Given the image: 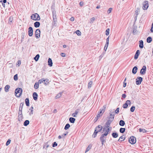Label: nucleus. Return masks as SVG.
<instances>
[{
  "label": "nucleus",
  "instance_id": "1",
  "mask_svg": "<svg viewBox=\"0 0 153 153\" xmlns=\"http://www.w3.org/2000/svg\"><path fill=\"white\" fill-rule=\"evenodd\" d=\"M22 90L21 88H17L15 90V94L17 97H20L22 94Z\"/></svg>",
  "mask_w": 153,
  "mask_h": 153
},
{
  "label": "nucleus",
  "instance_id": "2",
  "mask_svg": "<svg viewBox=\"0 0 153 153\" xmlns=\"http://www.w3.org/2000/svg\"><path fill=\"white\" fill-rule=\"evenodd\" d=\"M31 18L34 20H39L40 18L39 16L37 13H35L32 14L31 16Z\"/></svg>",
  "mask_w": 153,
  "mask_h": 153
},
{
  "label": "nucleus",
  "instance_id": "3",
  "mask_svg": "<svg viewBox=\"0 0 153 153\" xmlns=\"http://www.w3.org/2000/svg\"><path fill=\"white\" fill-rule=\"evenodd\" d=\"M38 81L39 83L40 84L43 83L45 85H48L49 83L48 79H45L44 78H42L39 80Z\"/></svg>",
  "mask_w": 153,
  "mask_h": 153
},
{
  "label": "nucleus",
  "instance_id": "4",
  "mask_svg": "<svg viewBox=\"0 0 153 153\" xmlns=\"http://www.w3.org/2000/svg\"><path fill=\"white\" fill-rule=\"evenodd\" d=\"M143 10H146L149 6L148 1H145L143 2Z\"/></svg>",
  "mask_w": 153,
  "mask_h": 153
},
{
  "label": "nucleus",
  "instance_id": "5",
  "mask_svg": "<svg viewBox=\"0 0 153 153\" xmlns=\"http://www.w3.org/2000/svg\"><path fill=\"white\" fill-rule=\"evenodd\" d=\"M129 142L132 144H135L136 142V139L135 137L134 136L131 137L128 140Z\"/></svg>",
  "mask_w": 153,
  "mask_h": 153
},
{
  "label": "nucleus",
  "instance_id": "6",
  "mask_svg": "<svg viewBox=\"0 0 153 153\" xmlns=\"http://www.w3.org/2000/svg\"><path fill=\"white\" fill-rule=\"evenodd\" d=\"M113 113L114 111H110V116L108 118V120H110L112 121L114 120V114H113Z\"/></svg>",
  "mask_w": 153,
  "mask_h": 153
},
{
  "label": "nucleus",
  "instance_id": "7",
  "mask_svg": "<svg viewBox=\"0 0 153 153\" xmlns=\"http://www.w3.org/2000/svg\"><path fill=\"white\" fill-rule=\"evenodd\" d=\"M136 83L137 85H139L141 83L143 80V78L140 77H138L136 79Z\"/></svg>",
  "mask_w": 153,
  "mask_h": 153
},
{
  "label": "nucleus",
  "instance_id": "8",
  "mask_svg": "<svg viewBox=\"0 0 153 153\" xmlns=\"http://www.w3.org/2000/svg\"><path fill=\"white\" fill-rule=\"evenodd\" d=\"M102 129V126L101 125H99L97 126L95 128V132L97 133L100 131Z\"/></svg>",
  "mask_w": 153,
  "mask_h": 153
},
{
  "label": "nucleus",
  "instance_id": "9",
  "mask_svg": "<svg viewBox=\"0 0 153 153\" xmlns=\"http://www.w3.org/2000/svg\"><path fill=\"white\" fill-rule=\"evenodd\" d=\"M146 67L145 66H143L142 69L140 70V73L141 74H144L146 72Z\"/></svg>",
  "mask_w": 153,
  "mask_h": 153
},
{
  "label": "nucleus",
  "instance_id": "10",
  "mask_svg": "<svg viewBox=\"0 0 153 153\" xmlns=\"http://www.w3.org/2000/svg\"><path fill=\"white\" fill-rule=\"evenodd\" d=\"M40 31L39 29H37L35 31V37L37 38H39L40 36Z\"/></svg>",
  "mask_w": 153,
  "mask_h": 153
},
{
  "label": "nucleus",
  "instance_id": "11",
  "mask_svg": "<svg viewBox=\"0 0 153 153\" xmlns=\"http://www.w3.org/2000/svg\"><path fill=\"white\" fill-rule=\"evenodd\" d=\"M113 121L111 120H108L105 123V126L106 128L109 127L110 124Z\"/></svg>",
  "mask_w": 153,
  "mask_h": 153
},
{
  "label": "nucleus",
  "instance_id": "12",
  "mask_svg": "<svg viewBox=\"0 0 153 153\" xmlns=\"http://www.w3.org/2000/svg\"><path fill=\"white\" fill-rule=\"evenodd\" d=\"M140 51L139 50H137V51H136V53L135 54V55L134 56V59H136L138 58V56L140 54Z\"/></svg>",
  "mask_w": 153,
  "mask_h": 153
},
{
  "label": "nucleus",
  "instance_id": "13",
  "mask_svg": "<svg viewBox=\"0 0 153 153\" xmlns=\"http://www.w3.org/2000/svg\"><path fill=\"white\" fill-rule=\"evenodd\" d=\"M80 111L79 109H77L75 111V113H73L72 114V116L73 117H76L77 115Z\"/></svg>",
  "mask_w": 153,
  "mask_h": 153
},
{
  "label": "nucleus",
  "instance_id": "14",
  "mask_svg": "<svg viewBox=\"0 0 153 153\" xmlns=\"http://www.w3.org/2000/svg\"><path fill=\"white\" fill-rule=\"evenodd\" d=\"M137 66H134L132 70V73L134 74H135L137 73Z\"/></svg>",
  "mask_w": 153,
  "mask_h": 153
},
{
  "label": "nucleus",
  "instance_id": "15",
  "mask_svg": "<svg viewBox=\"0 0 153 153\" xmlns=\"http://www.w3.org/2000/svg\"><path fill=\"white\" fill-rule=\"evenodd\" d=\"M33 97L34 100H36L37 99L38 97V94L36 92H34L33 94Z\"/></svg>",
  "mask_w": 153,
  "mask_h": 153
},
{
  "label": "nucleus",
  "instance_id": "16",
  "mask_svg": "<svg viewBox=\"0 0 153 153\" xmlns=\"http://www.w3.org/2000/svg\"><path fill=\"white\" fill-rule=\"evenodd\" d=\"M139 47L140 48H142L143 47V40H140L139 41Z\"/></svg>",
  "mask_w": 153,
  "mask_h": 153
},
{
  "label": "nucleus",
  "instance_id": "17",
  "mask_svg": "<svg viewBox=\"0 0 153 153\" xmlns=\"http://www.w3.org/2000/svg\"><path fill=\"white\" fill-rule=\"evenodd\" d=\"M48 65L50 66L51 67L52 66L53 63L51 59L49 58L48 60Z\"/></svg>",
  "mask_w": 153,
  "mask_h": 153
},
{
  "label": "nucleus",
  "instance_id": "18",
  "mask_svg": "<svg viewBox=\"0 0 153 153\" xmlns=\"http://www.w3.org/2000/svg\"><path fill=\"white\" fill-rule=\"evenodd\" d=\"M22 110H21V109H19L18 118L19 119H20L21 118H22Z\"/></svg>",
  "mask_w": 153,
  "mask_h": 153
},
{
  "label": "nucleus",
  "instance_id": "19",
  "mask_svg": "<svg viewBox=\"0 0 153 153\" xmlns=\"http://www.w3.org/2000/svg\"><path fill=\"white\" fill-rule=\"evenodd\" d=\"M40 25V23L39 22H36L34 23V26L36 27H39Z\"/></svg>",
  "mask_w": 153,
  "mask_h": 153
},
{
  "label": "nucleus",
  "instance_id": "20",
  "mask_svg": "<svg viewBox=\"0 0 153 153\" xmlns=\"http://www.w3.org/2000/svg\"><path fill=\"white\" fill-rule=\"evenodd\" d=\"M10 87L9 85H7L5 86L4 88L5 91L6 92H8L9 91V89L10 88Z\"/></svg>",
  "mask_w": 153,
  "mask_h": 153
},
{
  "label": "nucleus",
  "instance_id": "21",
  "mask_svg": "<svg viewBox=\"0 0 153 153\" xmlns=\"http://www.w3.org/2000/svg\"><path fill=\"white\" fill-rule=\"evenodd\" d=\"M53 20H57L56 14L55 11H53Z\"/></svg>",
  "mask_w": 153,
  "mask_h": 153
},
{
  "label": "nucleus",
  "instance_id": "22",
  "mask_svg": "<svg viewBox=\"0 0 153 153\" xmlns=\"http://www.w3.org/2000/svg\"><path fill=\"white\" fill-rule=\"evenodd\" d=\"M39 81L38 82H35L34 85V88L36 89H37L39 88Z\"/></svg>",
  "mask_w": 153,
  "mask_h": 153
},
{
  "label": "nucleus",
  "instance_id": "23",
  "mask_svg": "<svg viewBox=\"0 0 153 153\" xmlns=\"http://www.w3.org/2000/svg\"><path fill=\"white\" fill-rule=\"evenodd\" d=\"M103 131H105V132L107 133L108 134L109 133H110V130L109 127L108 128H103Z\"/></svg>",
  "mask_w": 153,
  "mask_h": 153
},
{
  "label": "nucleus",
  "instance_id": "24",
  "mask_svg": "<svg viewBox=\"0 0 153 153\" xmlns=\"http://www.w3.org/2000/svg\"><path fill=\"white\" fill-rule=\"evenodd\" d=\"M70 122L71 123H74L75 120V119L73 117H70L69 119Z\"/></svg>",
  "mask_w": 153,
  "mask_h": 153
},
{
  "label": "nucleus",
  "instance_id": "25",
  "mask_svg": "<svg viewBox=\"0 0 153 153\" xmlns=\"http://www.w3.org/2000/svg\"><path fill=\"white\" fill-rule=\"evenodd\" d=\"M126 138L125 137H123V136H122L120 137L119 139L118 140V141L122 142L123 141H124Z\"/></svg>",
  "mask_w": 153,
  "mask_h": 153
},
{
  "label": "nucleus",
  "instance_id": "26",
  "mask_svg": "<svg viewBox=\"0 0 153 153\" xmlns=\"http://www.w3.org/2000/svg\"><path fill=\"white\" fill-rule=\"evenodd\" d=\"M125 124V123L124 121L123 120H120L119 122V125L121 126H123Z\"/></svg>",
  "mask_w": 153,
  "mask_h": 153
},
{
  "label": "nucleus",
  "instance_id": "27",
  "mask_svg": "<svg viewBox=\"0 0 153 153\" xmlns=\"http://www.w3.org/2000/svg\"><path fill=\"white\" fill-rule=\"evenodd\" d=\"M112 135L114 138H117L118 136V134L116 132L113 133L112 134Z\"/></svg>",
  "mask_w": 153,
  "mask_h": 153
},
{
  "label": "nucleus",
  "instance_id": "28",
  "mask_svg": "<svg viewBox=\"0 0 153 153\" xmlns=\"http://www.w3.org/2000/svg\"><path fill=\"white\" fill-rule=\"evenodd\" d=\"M92 146L91 145H88L86 149V150L85 151V153H86V152L88 151L91 148Z\"/></svg>",
  "mask_w": 153,
  "mask_h": 153
},
{
  "label": "nucleus",
  "instance_id": "29",
  "mask_svg": "<svg viewBox=\"0 0 153 153\" xmlns=\"http://www.w3.org/2000/svg\"><path fill=\"white\" fill-rule=\"evenodd\" d=\"M126 130L125 128H121L120 129V133H124Z\"/></svg>",
  "mask_w": 153,
  "mask_h": 153
},
{
  "label": "nucleus",
  "instance_id": "30",
  "mask_svg": "<svg viewBox=\"0 0 153 153\" xmlns=\"http://www.w3.org/2000/svg\"><path fill=\"white\" fill-rule=\"evenodd\" d=\"M39 57V55L38 54L36 55V56L34 58V59L36 61H37Z\"/></svg>",
  "mask_w": 153,
  "mask_h": 153
},
{
  "label": "nucleus",
  "instance_id": "31",
  "mask_svg": "<svg viewBox=\"0 0 153 153\" xmlns=\"http://www.w3.org/2000/svg\"><path fill=\"white\" fill-rule=\"evenodd\" d=\"M25 102L26 105L27 106H29V98H27L25 100Z\"/></svg>",
  "mask_w": 153,
  "mask_h": 153
},
{
  "label": "nucleus",
  "instance_id": "32",
  "mask_svg": "<svg viewBox=\"0 0 153 153\" xmlns=\"http://www.w3.org/2000/svg\"><path fill=\"white\" fill-rule=\"evenodd\" d=\"M152 41V38L151 37H149L147 39V42L148 43H150Z\"/></svg>",
  "mask_w": 153,
  "mask_h": 153
},
{
  "label": "nucleus",
  "instance_id": "33",
  "mask_svg": "<svg viewBox=\"0 0 153 153\" xmlns=\"http://www.w3.org/2000/svg\"><path fill=\"white\" fill-rule=\"evenodd\" d=\"M70 127V125L69 123L67 124L65 126L64 129L66 130L68 129Z\"/></svg>",
  "mask_w": 153,
  "mask_h": 153
},
{
  "label": "nucleus",
  "instance_id": "34",
  "mask_svg": "<svg viewBox=\"0 0 153 153\" xmlns=\"http://www.w3.org/2000/svg\"><path fill=\"white\" fill-rule=\"evenodd\" d=\"M139 131L140 132H143V133L146 132L147 131L144 129H142L141 128H140L139 129Z\"/></svg>",
  "mask_w": 153,
  "mask_h": 153
},
{
  "label": "nucleus",
  "instance_id": "35",
  "mask_svg": "<svg viewBox=\"0 0 153 153\" xmlns=\"http://www.w3.org/2000/svg\"><path fill=\"white\" fill-rule=\"evenodd\" d=\"M92 84H93L92 81H91L90 82H89V83H88V88H91L92 86Z\"/></svg>",
  "mask_w": 153,
  "mask_h": 153
},
{
  "label": "nucleus",
  "instance_id": "36",
  "mask_svg": "<svg viewBox=\"0 0 153 153\" xmlns=\"http://www.w3.org/2000/svg\"><path fill=\"white\" fill-rule=\"evenodd\" d=\"M29 124V120H25L24 123V125L25 126H27Z\"/></svg>",
  "mask_w": 153,
  "mask_h": 153
},
{
  "label": "nucleus",
  "instance_id": "37",
  "mask_svg": "<svg viewBox=\"0 0 153 153\" xmlns=\"http://www.w3.org/2000/svg\"><path fill=\"white\" fill-rule=\"evenodd\" d=\"M24 104V102L21 103L20 104L19 108V109H21V110H22V109Z\"/></svg>",
  "mask_w": 153,
  "mask_h": 153
},
{
  "label": "nucleus",
  "instance_id": "38",
  "mask_svg": "<svg viewBox=\"0 0 153 153\" xmlns=\"http://www.w3.org/2000/svg\"><path fill=\"white\" fill-rule=\"evenodd\" d=\"M76 33L78 36H80L81 35V32L79 30H77L76 31Z\"/></svg>",
  "mask_w": 153,
  "mask_h": 153
},
{
  "label": "nucleus",
  "instance_id": "39",
  "mask_svg": "<svg viewBox=\"0 0 153 153\" xmlns=\"http://www.w3.org/2000/svg\"><path fill=\"white\" fill-rule=\"evenodd\" d=\"M109 29L108 28L106 29L105 31V35L107 36L109 34Z\"/></svg>",
  "mask_w": 153,
  "mask_h": 153
},
{
  "label": "nucleus",
  "instance_id": "40",
  "mask_svg": "<svg viewBox=\"0 0 153 153\" xmlns=\"http://www.w3.org/2000/svg\"><path fill=\"white\" fill-rule=\"evenodd\" d=\"M53 20V23L52 24L53 26V27L54 26H56V21H57V20Z\"/></svg>",
  "mask_w": 153,
  "mask_h": 153
},
{
  "label": "nucleus",
  "instance_id": "41",
  "mask_svg": "<svg viewBox=\"0 0 153 153\" xmlns=\"http://www.w3.org/2000/svg\"><path fill=\"white\" fill-rule=\"evenodd\" d=\"M61 93H60L57 94V95L56 96V99H58L61 96Z\"/></svg>",
  "mask_w": 153,
  "mask_h": 153
},
{
  "label": "nucleus",
  "instance_id": "42",
  "mask_svg": "<svg viewBox=\"0 0 153 153\" xmlns=\"http://www.w3.org/2000/svg\"><path fill=\"white\" fill-rule=\"evenodd\" d=\"M135 106H132L131 107V108H130V111L131 112H133L135 110Z\"/></svg>",
  "mask_w": 153,
  "mask_h": 153
},
{
  "label": "nucleus",
  "instance_id": "43",
  "mask_svg": "<svg viewBox=\"0 0 153 153\" xmlns=\"http://www.w3.org/2000/svg\"><path fill=\"white\" fill-rule=\"evenodd\" d=\"M128 106V104H127V103L126 102L123 105V107L125 108H126Z\"/></svg>",
  "mask_w": 153,
  "mask_h": 153
},
{
  "label": "nucleus",
  "instance_id": "44",
  "mask_svg": "<svg viewBox=\"0 0 153 153\" xmlns=\"http://www.w3.org/2000/svg\"><path fill=\"white\" fill-rule=\"evenodd\" d=\"M100 140L101 141L102 145H103L104 143L105 142V140L104 139H100Z\"/></svg>",
  "mask_w": 153,
  "mask_h": 153
},
{
  "label": "nucleus",
  "instance_id": "45",
  "mask_svg": "<svg viewBox=\"0 0 153 153\" xmlns=\"http://www.w3.org/2000/svg\"><path fill=\"white\" fill-rule=\"evenodd\" d=\"M14 79L16 81L18 80V75L17 74H16L13 77Z\"/></svg>",
  "mask_w": 153,
  "mask_h": 153
},
{
  "label": "nucleus",
  "instance_id": "46",
  "mask_svg": "<svg viewBox=\"0 0 153 153\" xmlns=\"http://www.w3.org/2000/svg\"><path fill=\"white\" fill-rule=\"evenodd\" d=\"M100 114H102H102L105 111V110L104 109H100Z\"/></svg>",
  "mask_w": 153,
  "mask_h": 153
},
{
  "label": "nucleus",
  "instance_id": "47",
  "mask_svg": "<svg viewBox=\"0 0 153 153\" xmlns=\"http://www.w3.org/2000/svg\"><path fill=\"white\" fill-rule=\"evenodd\" d=\"M10 142L11 140L10 139L8 140L6 143V145L7 146L10 143Z\"/></svg>",
  "mask_w": 153,
  "mask_h": 153
},
{
  "label": "nucleus",
  "instance_id": "48",
  "mask_svg": "<svg viewBox=\"0 0 153 153\" xmlns=\"http://www.w3.org/2000/svg\"><path fill=\"white\" fill-rule=\"evenodd\" d=\"M97 132H96V131L95 132V131H94V132L92 135V137L94 138L95 137L97 136Z\"/></svg>",
  "mask_w": 153,
  "mask_h": 153
},
{
  "label": "nucleus",
  "instance_id": "49",
  "mask_svg": "<svg viewBox=\"0 0 153 153\" xmlns=\"http://www.w3.org/2000/svg\"><path fill=\"white\" fill-rule=\"evenodd\" d=\"M25 35V33H22V36H21V38H22L21 41L22 42V39L24 38Z\"/></svg>",
  "mask_w": 153,
  "mask_h": 153
},
{
  "label": "nucleus",
  "instance_id": "50",
  "mask_svg": "<svg viewBox=\"0 0 153 153\" xmlns=\"http://www.w3.org/2000/svg\"><path fill=\"white\" fill-rule=\"evenodd\" d=\"M119 108H117L116 109L115 111V113L116 114H118L119 112Z\"/></svg>",
  "mask_w": 153,
  "mask_h": 153
},
{
  "label": "nucleus",
  "instance_id": "51",
  "mask_svg": "<svg viewBox=\"0 0 153 153\" xmlns=\"http://www.w3.org/2000/svg\"><path fill=\"white\" fill-rule=\"evenodd\" d=\"M137 30L135 28H134L133 30V33L135 35L136 33Z\"/></svg>",
  "mask_w": 153,
  "mask_h": 153
},
{
  "label": "nucleus",
  "instance_id": "52",
  "mask_svg": "<svg viewBox=\"0 0 153 153\" xmlns=\"http://www.w3.org/2000/svg\"><path fill=\"white\" fill-rule=\"evenodd\" d=\"M109 36L106 39V44H107V45H108L109 42Z\"/></svg>",
  "mask_w": 153,
  "mask_h": 153
},
{
  "label": "nucleus",
  "instance_id": "53",
  "mask_svg": "<svg viewBox=\"0 0 153 153\" xmlns=\"http://www.w3.org/2000/svg\"><path fill=\"white\" fill-rule=\"evenodd\" d=\"M112 10V8H110L107 11V13L108 14L110 13L111 12V11Z\"/></svg>",
  "mask_w": 153,
  "mask_h": 153
},
{
  "label": "nucleus",
  "instance_id": "54",
  "mask_svg": "<svg viewBox=\"0 0 153 153\" xmlns=\"http://www.w3.org/2000/svg\"><path fill=\"white\" fill-rule=\"evenodd\" d=\"M33 28L31 27H29V32L33 33Z\"/></svg>",
  "mask_w": 153,
  "mask_h": 153
},
{
  "label": "nucleus",
  "instance_id": "55",
  "mask_svg": "<svg viewBox=\"0 0 153 153\" xmlns=\"http://www.w3.org/2000/svg\"><path fill=\"white\" fill-rule=\"evenodd\" d=\"M57 144L56 142H54L52 146L53 147H54L55 146H57Z\"/></svg>",
  "mask_w": 153,
  "mask_h": 153
},
{
  "label": "nucleus",
  "instance_id": "56",
  "mask_svg": "<svg viewBox=\"0 0 153 153\" xmlns=\"http://www.w3.org/2000/svg\"><path fill=\"white\" fill-rule=\"evenodd\" d=\"M13 20V18L10 17L9 18V23H11L12 22Z\"/></svg>",
  "mask_w": 153,
  "mask_h": 153
},
{
  "label": "nucleus",
  "instance_id": "57",
  "mask_svg": "<svg viewBox=\"0 0 153 153\" xmlns=\"http://www.w3.org/2000/svg\"><path fill=\"white\" fill-rule=\"evenodd\" d=\"M60 55L62 56L63 57H65L66 56L65 53H61Z\"/></svg>",
  "mask_w": 153,
  "mask_h": 153
},
{
  "label": "nucleus",
  "instance_id": "58",
  "mask_svg": "<svg viewBox=\"0 0 153 153\" xmlns=\"http://www.w3.org/2000/svg\"><path fill=\"white\" fill-rule=\"evenodd\" d=\"M108 46V45H107V44H106L104 48V50L105 51L107 50Z\"/></svg>",
  "mask_w": 153,
  "mask_h": 153
},
{
  "label": "nucleus",
  "instance_id": "59",
  "mask_svg": "<svg viewBox=\"0 0 153 153\" xmlns=\"http://www.w3.org/2000/svg\"><path fill=\"white\" fill-rule=\"evenodd\" d=\"M21 63V61L20 60H18L17 62V65L19 66H20Z\"/></svg>",
  "mask_w": 153,
  "mask_h": 153
},
{
  "label": "nucleus",
  "instance_id": "60",
  "mask_svg": "<svg viewBox=\"0 0 153 153\" xmlns=\"http://www.w3.org/2000/svg\"><path fill=\"white\" fill-rule=\"evenodd\" d=\"M126 102L127 103V104L128 103L129 105H130L131 104V102L130 100H127L126 101Z\"/></svg>",
  "mask_w": 153,
  "mask_h": 153
},
{
  "label": "nucleus",
  "instance_id": "61",
  "mask_svg": "<svg viewBox=\"0 0 153 153\" xmlns=\"http://www.w3.org/2000/svg\"><path fill=\"white\" fill-rule=\"evenodd\" d=\"M150 31L151 32H153V23L152 24V27L150 29Z\"/></svg>",
  "mask_w": 153,
  "mask_h": 153
},
{
  "label": "nucleus",
  "instance_id": "62",
  "mask_svg": "<svg viewBox=\"0 0 153 153\" xmlns=\"http://www.w3.org/2000/svg\"><path fill=\"white\" fill-rule=\"evenodd\" d=\"M68 132H67L66 133H64L62 135V137H64L65 136H66L68 134Z\"/></svg>",
  "mask_w": 153,
  "mask_h": 153
},
{
  "label": "nucleus",
  "instance_id": "63",
  "mask_svg": "<svg viewBox=\"0 0 153 153\" xmlns=\"http://www.w3.org/2000/svg\"><path fill=\"white\" fill-rule=\"evenodd\" d=\"M84 4V3L82 1H80L79 3V5L80 6H82Z\"/></svg>",
  "mask_w": 153,
  "mask_h": 153
},
{
  "label": "nucleus",
  "instance_id": "64",
  "mask_svg": "<svg viewBox=\"0 0 153 153\" xmlns=\"http://www.w3.org/2000/svg\"><path fill=\"white\" fill-rule=\"evenodd\" d=\"M102 115V114H100V113H99L97 116V119H98V118Z\"/></svg>",
  "mask_w": 153,
  "mask_h": 153
}]
</instances>
